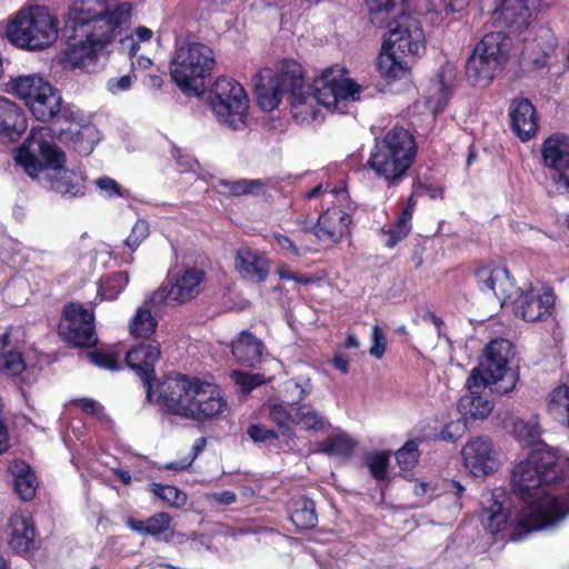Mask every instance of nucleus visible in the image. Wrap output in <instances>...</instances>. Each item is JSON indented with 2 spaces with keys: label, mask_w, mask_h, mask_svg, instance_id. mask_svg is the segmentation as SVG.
<instances>
[{
  "label": "nucleus",
  "mask_w": 569,
  "mask_h": 569,
  "mask_svg": "<svg viewBox=\"0 0 569 569\" xmlns=\"http://www.w3.org/2000/svg\"><path fill=\"white\" fill-rule=\"evenodd\" d=\"M131 10L129 2L118 0H74L67 22L73 42L64 50V67L92 72L99 56L120 36Z\"/></svg>",
  "instance_id": "nucleus-1"
},
{
  "label": "nucleus",
  "mask_w": 569,
  "mask_h": 569,
  "mask_svg": "<svg viewBox=\"0 0 569 569\" xmlns=\"http://www.w3.org/2000/svg\"><path fill=\"white\" fill-rule=\"evenodd\" d=\"M556 467V456L551 451L537 450L512 470V490L523 502L517 518V527L522 531L549 528L568 516L569 499L551 496L545 489L558 479Z\"/></svg>",
  "instance_id": "nucleus-2"
},
{
  "label": "nucleus",
  "mask_w": 569,
  "mask_h": 569,
  "mask_svg": "<svg viewBox=\"0 0 569 569\" xmlns=\"http://www.w3.org/2000/svg\"><path fill=\"white\" fill-rule=\"evenodd\" d=\"M158 389V403L167 412L184 419L203 422L227 409V401L219 387L198 378L169 375Z\"/></svg>",
  "instance_id": "nucleus-3"
},
{
  "label": "nucleus",
  "mask_w": 569,
  "mask_h": 569,
  "mask_svg": "<svg viewBox=\"0 0 569 569\" xmlns=\"http://www.w3.org/2000/svg\"><path fill=\"white\" fill-rule=\"evenodd\" d=\"M30 177H36L44 168L56 172L51 177V188L61 197L74 198L84 194V177L81 172L63 169L64 152L52 142L48 127L32 128L16 157Z\"/></svg>",
  "instance_id": "nucleus-4"
},
{
  "label": "nucleus",
  "mask_w": 569,
  "mask_h": 569,
  "mask_svg": "<svg viewBox=\"0 0 569 569\" xmlns=\"http://www.w3.org/2000/svg\"><path fill=\"white\" fill-rule=\"evenodd\" d=\"M417 156V143L409 130L395 127L376 140L368 159V167L389 186L399 183Z\"/></svg>",
  "instance_id": "nucleus-5"
},
{
  "label": "nucleus",
  "mask_w": 569,
  "mask_h": 569,
  "mask_svg": "<svg viewBox=\"0 0 569 569\" xmlns=\"http://www.w3.org/2000/svg\"><path fill=\"white\" fill-rule=\"evenodd\" d=\"M515 346L508 339H492L483 349L477 367L470 371V383L473 387L490 386L500 395L511 392L518 382L519 373L512 367Z\"/></svg>",
  "instance_id": "nucleus-6"
},
{
  "label": "nucleus",
  "mask_w": 569,
  "mask_h": 569,
  "mask_svg": "<svg viewBox=\"0 0 569 569\" xmlns=\"http://www.w3.org/2000/svg\"><path fill=\"white\" fill-rule=\"evenodd\" d=\"M58 21L44 7L20 9L8 22L7 38L17 48L43 50L58 39Z\"/></svg>",
  "instance_id": "nucleus-7"
},
{
  "label": "nucleus",
  "mask_w": 569,
  "mask_h": 569,
  "mask_svg": "<svg viewBox=\"0 0 569 569\" xmlns=\"http://www.w3.org/2000/svg\"><path fill=\"white\" fill-rule=\"evenodd\" d=\"M213 64L211 48L199 42H188L177 47L170 63V76L182 92L200 96Z\"/></svg>",
  "instance_id": "nucleus-8"
},
{
  "label": "nucleus",
  "mask_w": 569,
  "mask_h": 569,
  "mask_svg": "<svg viewBox=\"0 0 569 569\" xmlns=\"http://www.w3.org/2000/svg\"><path fill=\"white\" fill-rule=\"evenodd\" d=\"M301 66L295 60L284 59L279 70L262 69L254 77V92L258 104L264 111L274 110L284 93L289 97L303 90Z\"/></svg>",
  "instance_id": "nucleus-9"
},
{
  "label": "nucleus",
  "mask_w": 569,
  "mask_h": 569,
  "mask_svg": "<svg viewBox=\"0 0 569 569\" xmlns=\"http://www.w3.org/2000/svg\"><path fill=\"white\" fill-rule=\"evenodd\" d=\"M509 46V38L502 31L485 34L467 60V78L475 86H488L502 71Z\"/></svg>",
  "instance_id": "nucleus-10"
},
{
  "label": "nucleus",
  "mask_w": 569,
  "mask_h": 569,
  "mask_svg": "<svg viewBox=\"0 0 569 569\" xmlns=\"http://www.w3.org/2000/svg\"><path fill=\"white\" fill-rule=\"evenodd\" d=\"M6 87L7 92L23 100L40 121L51 120L61 109L62 98L59 91L38 73L13 77Z\"/></svg>",
  "instance_id": "nucleus-11"
},
{
  "label": "nucleus",
  "mask_w": 569,
  "mask_h": 569,
  "mask_svg": "<svg viewBox=\"0 0 569 569\" xmlns=\"http://www.w3.org/2000/svg\"><path fill=\"white\" fill-rule=\"evenodd\" d=\"M208 103L219 123L232 130L246 127L249 99L243 87L234 79L218 78L209 90Z\"/></svg>",
  "instance_id": "nucleus-12"
},
{
  "label": "nucleus",
  "mask_w": 569,
  "mask_h": 569,
  "mask_svg": "<svg viewBox=\"0 0 569 569\" xmlns=\"http://www.w3.org/2000/svg\"><path fill=\"white\" fill-rule=\"evenodd\" d=\"M359 93L360 86L349 79L339 67L325 69L312 83V96L317 103L329 110L342 112L347 101L357 100Z\"/></svg>",
  "instance_id": "nucleus-13"
},
{
  "label": "nucleus",
  "mask_w": 569,
  "mask_h": 569,
  "mask_svg": "<svg viewBox=\"0 0 569 569\" xmlns=\"http://www.w3.org/2000/svg\"><path fill=\"white\" fill-rule=\"evenodd\" d=\"M203 280L204 272L196 267L169 273L167 283L151 295V301L178 305L189 302L200 293Z\"/></svg>",
  "instance_id": "nucleus-14"
},
{
  "label": "nucleus",
  "mask_w": 569,
  "mask_h": 569,
  "mask_svg": "<svg viewBox=\"0 0 569 569\" xmlns=\"http://www.w3.org/2000/svg\"><path fill=\"white\" fill-rule=\"evenodd\" d=\"M59 335L63 341L78 348H90L97 345L94 316L79 303L64 307L59 323Z\"/></svg>",
  "instance_id": "nucleus-15"
},
{
  "label": "nucleus",
  "mask_w": 569,
  "mask_h": 569,
  "mask_svg": "<svg viewBox=\"0 0 569 569\" xmlns=\"http://www.w3.org/2000/svg\"><path fill=\"white\" fill-rule=\"evenodd\" d=\"M385 49L413 58L425 49V36L419 21L410 14H400L389 24Z\"/></svg>",
  "instance_id": "nucleus-16"
},
{
  "label": "nucleus",
  "mask_w": 569,
  "mask_h": 569,
  "mask_svg": "<svg viewBox=\"0 0 569 569\" xmlns=\"http://www.w3.org/2000/svg\"><path fill=\"white\" fill-rule=\"evenodd\" d=\"M465 466L476 476H487L498 469V453L485 436L471 438L461 449Z\"/></svg>",
  "instance_id": "nucleus-17"
},
{
  "label": "nucleus",
  "mask_w": 569,
  "mask_h": 569,
  "mask_svg": "<svg viewBox=\"0 0 569 569\" xmlns=\"http://www.w3.org/2000/svg\"><path fill=\"white\" fill-rule=\"evenodd\" d=\"M541 156L543 166L555 172V182L568 189L569 179L565 171L569 170V137L562 133L548 137L541 146Z\"/></svg>",
  "instance_id": "nucleus-18"
},
{
  "label": "nucleus",
  "mask_w": 569,
  "mask_h": 569,
  "mask_svg": "<svg viewBox=\"0 0 569 569\" xmlns=\"http://www.w3.org/2000/svg\"><path fill=\"white\" fill-rule=\"evenodd\" d=\"M161 357L160 343L157 340L141 342L128 350L127 365L142 379L147 388V399L152 397L151 381L154 379V366Z\"/></svg>",
  "instance_id": "nucleus-19"
},
{
  "label": "nucleus",
  "mask_w": 569,
  "mask_h": 569,
  "mask_svg": "<svg viewBox=\"0 0 569 569\" xmlns=\"http://www.w3.org/2000/svg\"><path fill=\"white\" fill-rule=\"evenodd\" d=\"M508 302L513 303L515 313L526 321H541L551 315L555 296L551 289L542 293L536 290L523 292L519 289L518 295Z\"/></svg>",
  "instance_id": "nucleus-20"
},
{
  "label": "nucleus",
  "mask_w": 569,
  "mask_h": 569,
  "mask_svg": "<svg viewBox=\"0 0 569 569\" xmlns=\"http://www.w3.org/2000/svg\"><path fill=\"white\" fill-rule=\"evenodd\" d=\"M486 498L489 502V506H485L481 509L479 517L483 528L487 531L495 535L501 532L509 526L511 528V540H521L527 533L530 532L522 531L521 528L517 527V518L520 515V511L513 519H510V516L507 515L502 503L497 500L498 495L488 493L486 495Z\"/></svg>",
  "instance_id": "nucleus-21"
},
{
  "label": "nucleus",
  "mask_w": 569,
  "mask_h": 569,
  "mask_svg": "<svg viewBox=\"0 0 569 569\" xmlns=\"http://www.w3.org/2000/svg\"><path fill=\"white\" fill-rule=\"evenodd\" d=\"M475 278L479 290L483 293H489L490 290H493L495 283L500 282L499 301L501 306L512 300L519 292V288L506 268L481 266L476 269Z\"/></svg>",
  "instance_id": "nucleus-22"
},
{
  "label": "nucleus",
  "mask_w": 569,
  "mask_h": 569,
  "mask_svg": "<svg viewBox=\"0 0 569 569\" xmlns=\"http://www.w3.org/2000/svg\"><path fill=\"white\" fill-rule=\"evenodd\" d=\"M234 268L242 279L252 283L264 282L270 269L268 258L248 247L237 251Z\"/></svg>",
  "instance_id": "nucleus-23"
},
{
  "label": "nucleus",
  "mask_w": 569,
  "mask_h": 569,
  "mask_svg": "<svg viewBox=\"0 0 569 569\" xmlns=\"http://www.w3.org/2000/svg\"><path fill=\"white\" fill-rule=\"evenodd\" d=\"M511 129L522 141L530 140L538 130L536 109L530 100L521 98L512 100L509 108Z\"/></svg>",
  "instance_id": "nucleus-24"
},
{
  "label": "nucleus",
  "mask_w": 569,
  "mask_h": 569,
  "mask_svg": "<svg viewBox=\"0 0 569 569\" xmlns=\"http://www.w3.org/2000/svg\"><path fill=\"white\" fill-rule=\"evenodd\" d=\"M539 2V0H502L499 18L510 32H521L529 26L532 12Z\"/></svg>",
  "instance_id": "nucleus-25"
},
{
  "label": "nucleus",
  "mask_w": 569,
  "mask_h": 569,
  "mask_svg": "<svg viewBox=\"0 0 569 569\" xmlns=\"http://www.w3.org/2000/svg\"><path fill=\"white\" fill-rule=\"evenodd\" d=\"M486 387H473L470 383V376L467 378V392L460 397L457 403L458 411L465 419H485L492 412L493 402L481 393Z\"/></svg>",
  "instance_id": "nucleus-26"
},
{
  "label": "nucleus",
  "mask_w": 569,
  "mask_h": 569,
  "mask_svg": "<svg viewBox=\"0 0 569 569\" xmlns=\"http://www.w3.org/2000/svg\"><path fill=\"white\" fill-rule=\"evenodd\" d=\"M351 217L339 208L328 209L318 218L316 237L320 240L339 242L348 232Z\"/></svg>",
  "instance_id": "nucleus-27"
},
{
  "label": "nucleus",
  "mask_w": 569,
  "mask_h": 569,
  "mask_svg": "<svg viewBox=\"0 0 569 569\" xmlns=\"http://www.w3.org/2000/svg\"><path fill=\"white\" fill-rule=\"evenodd\" d=\"M9 546L17 553L28 552L34 546L36 530L31 517L20 512L9 520Z\"/></svg>",
  "instance_id": "nucleus-28"
},
{
  "label": "nucleus",
  "mask_w": 569,
  "mask_h": 569,
  "mask_svg": "<svg viewBox=\"0 0 569 569\" xmlns=\"http://www.w3.org/2000/svg\"><path fill=\"white\" fill-rule=\"evenodd\" d=\"M262 351L263 342L249 331H242L232 341V355L242 366L256 367L261 361Z\"/></svg>",
  "instance_id": "nucleus-29"
},
{
  "label": "nucleus",
  "mask_w": 569,
  "mask_h": 569,
  "mask_svg": "<svg viewBox=\"0 0 569 569\" xmlns=\"http://www.w3.org/2000/svg\"><path fill=\"white\" fill-rule=\"evenodd\" d=\"M149 305L159 306L151 301V298L144 301L143 306L137 309L136 315L129 323V332L137 339H150L156 332L158 320L152 316Z\"/></svg>",
  "instance_id": "nucleus-30"
},
{
  "label": "nucleus",
  "mask_w": 569,
  "mask_h": 569,
  "mask_svg": "<svg viewBox=\"0 0 569 569\" xmlns=\"http://www.w3.org/2000/svg\"><path fill=\"white\" fill-rule=\"evenodd\" d=\"M26 129L23 111L12 101L0 97V133L19 134Z\"/></svg>",
  "instance_id": "nucleus-31"
},
{
  "label": "nucleus",
  "mask_w": 569,
  "mask_h": 569,
  "mask_svg": "<svg viewBox=\"0 0 569 569\" xmlns=\"http://www.w3.org/2000/svg\"><path fill=\"white\" fill-rule=\"evenodd\" d=\"M293 425L301 427L306 431L320 432L326 430L329 422L325 415L310 403H295Z\"/></svg>",
  "instance_id": "nucleus-32"
},
{
  "label": "nucleus",
  "mask_w": 569,
  "mask_h": 569,
  "mask_svg": "<svg viewBox=\"0 0 569 569\" xmlns=\"http://www.w3.org/2000/svg\"><path fill=\"white\" fill-rule=\"evenodd\" d=\"M408 57L395 52L392 49H386L378 59V70L387 79L396 80L402 78L409 70Z\"/></svg>",
  "instance_id": "nucleus-33"
},
{
  "label": "nucleus",
  "mask_w": 569,
  "mask_h": 569,
  "mask_svg": "<svg viewBox=\"0 0 569 569\" xmlns=\"http://www.w3.org/2000/svg\"><path fill=\"white\" fill-rule=\"evenodd\" d=\"M290 519L299 530L313 528L318 522L315 502L306 497L297 499L292 505Z\"/></svg>",
  "instance_id": "nucleus-34"
},
{
  "label": "nucleus",
  "mask_w": 569,
  "mask_h": 569,
  "mask_svg": "<svg viewBox=\"0 0 569 569\" xmlns=\"http://www.w3.org/2000/svg\"><path fill=\"white\" fill-rule=\"evenodd\" d=\"M171 517L167 512H158L147 520H137L130 518L127 521L128 528L142 536H158L166 532L170 528Z\"/></svg>",
  "instance_id": "nucleus-35"
},
{
  "label": "nucleus",
  "mask_w": 569,
  "mask_h": 569,
  "mask_svg": "<svg viewBox=\"0 0 569 569\" xmlns=\"http://www.w3.org/2000/svg\"><path fill=\"white\" fill-rule=\"evenodd\" d=\"M14 473V490L24 500H31L36 495V476L29 465L16 461L12 467Z\"/></svg>",
  "instance_id": "nucleus-36"
},
{
  "label": "nucleus",
  "mask_w": 569,
  "mask_h": 569,
  "mask_svg": "<svg viewBox=\"0 0 569 569\" xmlns=\"http://www.w3.org/2000/svg\"><path fill=\"white\" fill-rule=\"evenodd\" d=\"M316 98L305 91L290 96L292 117L299 123H309L317 118Z\"/></svg>",
  "instance_id": "nucleus-37"
},
{
  "label": "nucleus",
  "mask_w": 569,
  "mask_h": 569,
  "mask_svg": "<svg viewBox=\"0 0 569 569\" xmlns=\"http://www.w3.org/2000/svg\"><path fill=\"white\" fill-rule=\"evenodd\" d=\"M293 407L295 403L290 405L289 408L282 403H273L268 408L269 420L278 427L282 436L289 438L295 436L291 427L293 425Z\"/></svg>",
  "instance_id": "nucleus-38"
},
{
  "label": "nucleus",
  "mask_w": 569,
  "mask_h": 569,
  "mask_svg": "<svg viewBox=\"0 0 569 569\" xmlns=\"http://www.w3.org/2000/svg\"><path fill=\"white\" fill-rule=\"evenodd\" d=\"M541 427L536 417L530 420L517 419L512 423L513 437L525 446H532L540 441Z\"/></svg>",
  "instance_id": "nucleus-39"
},
{
  "label": "nucleus",
  "mask_w": 569,
  "mask_h": 569,
  "mask_svg": "<svg viewBox=\"0 0 569 569\" xmlns=\"http://www.w3.org/2000/svg\"><path fill=\"white\" fill-rule=\"evenodd\" d=\"M269 180L266 179H239L237 181L222 180L221 184L227 188L230 196H257L264 191Z\"/></svg>",
  "instance_id": "nucleus-40"
},
{
  "label": "nucleus",
  "mask_w": 569,
  "mask_h": 569,
  "mask_svg": "<svg viewBox=\"0 0 569 569\" xmlns=\"http://www.w3.org/2000/svg\"><path fill=\"white\" fill-rule=\"evenodd\" d=\"M356 448V441L347 433H340L327 438L321 443V451L330 456L347 457Z\"/></svg>",
  "instance_id": "nucleus-41"
},
{
  "label": "nucleus",
  "mask_w": 569,
  "mask_h": 569,
  "mask_svg": "<svg viewBox=\"0 0 569 569\" xmlns=\"http://www.w3.org/2000/svg\"><path fill=\"white\" fill-rule=\"evenodd\" d=\"M129 282V273L120 271L101 280L99 292L103 299L114 300L123 291Z\"/></svg>",
  "instance_id": "nucleus-42"
},
{
  "label": "nucleus",
  "mask_w": 569,
  "mask_h": 569,
  "mask_svg": "<svg viewBox=\"0 0 569 569\" xmlns=\"http://www.w3.org/2000/svg\"><path fill=\"white\" fill-rule=\"evenodd\" d=\"M403 2L405 0H366L371 22L382 24L387 16Z\"/></svg>",
  "instance_id": "nucleus-43"
},
{
  "label": "nucleus",
  "mask_w": 569,
  "mask_h": 569,
  "mask_svg": "<svg viewBox=\"0 0 569 569\" xmlns=\"http://www.w3.org/2000/svg\"><path fill=\"white\" fill-rule=\"evenodd\" d=\"M150 491L164 503L174 508L182 507L187 501L186 493L174 486L152 483Z\"/></svg>",
  "instance_id": "nucleus-44"
},
{
  "label": "nucleus",
  "mask_w": 569,
  "mask_h": 569,
  "mask_svg": "<svg viewBox=\"0 0 569 569\" xmlns=\"http://www.w3.org/2000/svg\"><path fill=\"white\" fill-rule=\"evenodd\" d=\"M412 212L402 209L396 222L389 228L388 234L390 236L387 241L389 248H393L400 240L406 238L411 230Z\"/></svg>",
  "instance_id": "nucleus-45"
},
{
  "label": "nucleus",
  "mask_w": 569,
  "mask_h": 569,
  "mask_svg": "<svg viewBox=\"0 0 569 569\" xmlns=\"http://www.w3.org/2000/svg\"><path fill=\"white\" fill-rule=\"evenodd\" d=\"M549 411L558 416L566 412V419L563 420L565 425L569 428V387L560 386L556 388L551 396L548 405Z\"/></svg>",
  "instance_id": "nucleus-46"
},
{
  "label": "nucleus",
  "mask_w": 569,
  "mask_h": 569,
  "mask_svg": "<svg viewBox=\"0 0 569 569\" xmlns=\"http://www.w3.org/2000/svg\"><path fill=\"white\" fill-rule=\"evenodd\" d=\"M26 370L23 356L18 351H8L0 356V372L7 377H17Z\"/></svg>",
  "instance_id": "nucleus-47"
},
{
  "label": "nucleus",
  "mask_w": 569,
  "mask_h": 569,
  "mask_svg": "<svg viewBox=\"0 0 569 569\" xmlns=\"http://www.w3.org/2000/svg\"><path fill=\"white\" fill-rule=\"evenodd\" d=\"M396 459L403 470L412 469L419 459L418 443L415 440L407 441L397 452Z\"/></svg>",
  "instance_id": "nucleus-48"
},
{
  "label": "nucleus",
  "mask_w": 569,
  "mask_h": 569,
  "mask_svg": "<svg viewBox=\"0 0 569 569\" xmlns=\"http://www.w3.org/2000/svg\"><path fill=\"white\" fill-rule=\"evenodd\" d=\"M94 186L106 198H124L128 194V191L110 177H100L96 179Z\"/></svg>",
  "instance_id": "nucleus-49"
},
{
  "label": "nucleus",
  "mask_w": 569,
  "mask_h": 569,
  "mask_svg": "<svg viewBox=\"0 0 569 569\" xmlns=\"http://www.w3.org/2000/svg\"><path fill=\"white\" fill-rule=\"evenodd\" d=\"M149 237V223L138 219L133 224L130 234L124 240V246L134 251Z\"/></svg>",
  "instance_id": "nucleus-50"
},
{
  "label": "nucleus",
  "mask_w": 569,
  "mask_h": 569,
  "mask_svg": "<svg viewBox=\"0 0 569 569\" xmlns=\"http://www.w3.org/2000/svg\"><path fill=\"white\" fill-rule=\"evenodd\" d=\"M232 380L241 388L243 393H249L252 389L264 383V379L259 373H246L241 371H232Z\"/></svg>",
  "instance_id": "nucleus-51"
},
{
  "label": "nucleus",
  "mask_w": 569,
  "mask_h": 569,
  "mask_svg": "<svg viewBox=\"0 0 569 569\" xmlns=\"http://www.w3.org/2000/svg\"><path fill=\"white\" fill-rule=\"evenodd\" d=\"M207 446V439L204 437L198 438L192 448H191V455L183 458L180 461H172L166 466L169 470H186L188 469L194 459L204 450Z\"/></svg>",
  "instance_id": "nucleus-52"
},
{
  "label": "nucleus",
  "mask_w": 569,
  "mask_h": 569,
  "mask_svg": "<svg viewBox=\"0 0 569 569\" xmlns=\"http://www.w3.org/2000/svg\"><path fill=\"white\" fill-rule=\"evenodd\" d=\"M247 433L256 443L272 442L279 438L276 431L258 423L250 425L247 429Z\"/></svg>",
  "instance_id": "nucleus-53"
},
{
  "label": "nucleus",
  "mask_w": 569,
  "mask_h": 569,
  "mask_svg": "<svg viewBox=\"0 0 569 569\" xmlns=\"http://www.w3.org/2000/svg\"><path fill=\"white\" fill-rule=\"evenodd\" d=\"M388 463L389 455L386 452H379L369 458L368 467L371 475L376 479L381 480L386 477Z\"/></svg>",
  "instance_id": "nucleus-54"
},
{
  "label": "nucleus",
  "mask_w": 569,
  "mask_h": 569,
  "mask_svg": "<svg viewBox=\"0 0 569 569\" xmlns=\"http://www.w3.org/2000/svg\"><path fill=\"white\" fill-rule=\"evenodd\" d=\"M88 357L90 358V361L99 368L108 369L111 371H117L120 369L118 360L110 353L103 351H92L88 355Z\"/></svg>",
  "instance_id": "nucleus-55"
},
{
  "label": "nucleus",
  "mask_w": 569,
  "mask_h": 569,
  "mask_svg": "<svg viewBox=\"0 0 569 569\" xmlns=\"http://www.w3.org/2000/svg\"><path fill=\"white\" fill-rule=\"evenodd\" d=\"M288 390L296 393L297 401H302L311 393V380L303 377L292 379L288 382Z\"/></svg>",
  "instance_id": "nucleus-56"
},
{
  "label": "nucleus",
  "mask_w": 569,
  "mask_h": 569,
  "mask_svg": "<svg viewBox=\"0 0 569 569\" xmlns=\"http://www.w3.org/2000/svg\"><path fill=\"white\" fill-rule=\"evenodd\" d=\"M433 93L439 96L437 99L433 96L428 97L427 107L433 112H440L447 104L448 96L442 84L438 83L433 88Z\"/></svg>",
  "instance_id": "nucleus-57"
},
{
  "label": "nucleus",
  "mask_w": 569,
  "mask_h": 569,
  "mask_svg": "<svg viewBox=\"0 0 569 569\" xmlns=\"http://www.w3.org/2000/svg\"><path fill=\"white\" fill-rule=\"evenodd\" d=\"M372 346L369 350L370 355L377 359L382 358L386 351V337L379 326L372 328Z\"/></svg>",
  "instance_id": "nucleus-58"
},
{
  "label": "nucleus",
  "mask_w": 569,
  "mask_h": 569,
  "mask_svg": "<svg viewBox=\"0 0 569 569\" xmlns=\"http://www.w3.org/2000/svg\"><path fill=\"white\" fill-rule=\"evenodd\" d=\"M273 239L282 250L289 251L296 257L301 256L302 252L311 250L308 246L298 247L293 240L281 233H273Z\"/></svg>",
  "instance_id": "nucleus-59"
},
{
  "label": "nucleus",
  "mask_w": 569,
  "mask_h": 569,
  "mask_svg": "<svg viewBox=\"0 0 569 569\" xmlns=\"http://www.w3.org/2000/svg\"><path fill=\"white\" fill-rule=\"evenodd\" d=\"M466 428V423L457 420L446 425L443 430L441 431V437L443 440L456 441L461 437L463 430Z\"/></svg>",
  "instance_id": "nucleus-60"
},
{
  "label": "nucleus",
  "mask_w": 569,
  "mask_h": 569,
  "mask_svg": "<svg viewBox=\"0 0 569 569\" xmlns=\"http://www.w3.org/2000/svg\"><path fill=\"white\" fill-rule=\"evenodd\" d=\"M133 79H136L134 74H124L120 78H112L108 81L107 87L112 93L124 91L131 87Z\"/></svg>",
  "instance_id": "nucleus-61"
},
{
  "label": "nucleus",
  "mask_w": 569,
  "mask_h": 569,
  "mask_svg": "<svg viewBox=\"0 0 569 569\" xmlns=\"http://www.w3.org/2000/svg\"><path fill=\"white\" fill-rule=\"evenodd\" d=\"M446 14L461 12L468 7V0H442Z\"/></svg>",
  "instance_id": "nucleus-62"
},
{
  "label": "nucleus",
  "mask_w": 569,
  "mask_h": 569,
  "mask_svg": "<svg viewBox=\"0 0 569 569\" xmlns=\"http://www.w3.org/2000/svg\"><path fill=\"white\" fill-rule=\"evenodd\" d=\"M77 405L88 415H98L101 407L99 403L90 398H82L77 401Z\"/></svg>",
  "instance_id": "nucleus-63"
},
{
  "label": "nucleus",
  "mask_w": 569,
  "mask_h": 569,
  "mask_svg": "<svg viewBox=\"0 0 569 569\" xmlns=\"http://www.w3.org/2000/svg\"><path fill=\"white\" fill-rule=\"evenodd\" d=\"M413 492L418 497H428V499H429L432 497V495L435 492V488L432 487V485L430 482L420 481V482L416 483Z\"/></svg>",
  "instance_id": "nucleus-64"
}]
</instances>
